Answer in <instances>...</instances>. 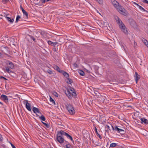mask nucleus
Returning <instances> with one entry per match:
<instances>
[{"label":"nucleus","mask_w":148,"mask_h":148,"mask_svg":"<svg viewBox=\"0 0 148 148\" xmlns=\"http://www.w3.org/2000/svg\"><path fill=\"white\" fill-rule=\"evenodd\" d=\"M114 18L116 21L117 23L119 24V27L121 31H122L125 34L127 35L128 33V31L126 27L121 19L116 16H114Z\"/></svg>","instance_id":"f257e3e1"},{"label":"nucleus","mask_w":148,"mask_h":148,"mask_svg":"<svg viewBox=\"0 0 148 148\" xmlns=\"http://www.w3.org/2000/svg\"><path fill=\"white\" fill-rule=\"evenodd\" d=\"M64 136L63 131L61 130L60 131H58L56 136L57 140L60 143H64L65 141L63 136Z\"/></svg>","instance_id":"f03ea898"},{"label":"nucleus","mask_w":148,"mask_h":148,"mask_svg":"<svg viewBox=\"0 0 148 148\" xmlns=\"http://www.w3.org/2000/svg\"><path fill=\"white\" fill-rule=\"evenodd\" d=\"M65 108L68 111L70 114L73 115L75 113V110L72 105L70 104H67L65 105Z\"/></svg>","instance_id":"7ed1b4c3"},{"label":"nucleus","mask_w":148,"mask_h":148,"mask_svg":"<svg viewBox=\"0 0 148 148\" xmlns=\"http://www.w3.org/2000/svg\"><path fill=\"white\" fill-rule=\"evenodd\" d=\"M65 93L70 99H72V97L75 98L77 97V94L75 91L70 92L69 90H68L66 92H65Z\"/></svg>","instance_id":"20e7f679"},{"label":"nucleus","mask_w":148,"mask_h":148,"mask_svg":"<svg viewBox=\"0 0 148 148\" xmlns=\"http://www.w3.org/2000/svg\"><path fill=\"white\" fill-rule=\"evenodd\" d=\"M111 125L112 127L113 130L117 131L118 133L122 132H124V130H123L119 128L116 125H115V126H113Z\"/></svg>","instance_id":"39448f33"},{"label":"nucleus","mask_w":148,"mask_h":148,"mask_svg":"<svg viewBox=\"0 0 148 148\" xmlns=\"http://www.w3.org/2000/svg\"><path fill=\"white\" fill-rule=\"evenodd\" d=\"M0 98L6 103H7L8 102V97L6 95L3 94L1 95Z\"/></svg>","instance_id":"423d86ee"},{"label":"nucleus","mask_w":148,"mask_h":148,"mask_svg":"<svg viewBox=\"0 0 148 148\" xmlns=\"http://www.w3.org/2000/svg\"><path fill=\"white\" fill-rule=\"evenodd\" d=\"M2 52L4 54H6V53L9 51V49L7 46H3L1 47V48Z\"/></svg>","instance_id":"0eeeda50"},{"label":"nucleus","mask_w":148,"mask_h":148,"mask_svg":"<svg viewBox=\"0 0 148 148\" xmlns=\"http://www.w3.org/2000/svg\"><path fill=\"white\" fill-rule=\"evenodd\" d=\"M28 101H25V107L29 111H31V104L28 103Z\"/></svg>","instance_id":"6e6552de"},{"label":"nucleus","mask_w":148,"mask_h":148,"mask_svg":"<svg viewBox=\"0 0 148 148\" xmlns=\"http://www.w3.org/2000/svg\"><path fill=\"white\" fill-rule=\"evenodd\" d=\"M63 133L64 136H66L68 138L70 139L73 143L74 142V140H73V138L71 136L64 131Z\"/></svg>","instance_id":"1a4fd4ad"},{"label":"nucleus","mask_w":148,"mask_h":148,"mask_svg":"<svg viewBox=\"0 0 148 148\" xmlns=\"http://www.w3.org/2000/svg\"><path fill=\"white\" fill-rule=\"evenodd\" d=\"M20 8L22 10L23 14L25 15V17L26 18H28V13L23 8L21 5H20Z\"/></svg>","instance_id":"9d476101"},{"label":"nucleus","mask_w":148,"mask_h":148,"mask_svg":"<svg viewBox=\"0 0 148 148\" xmlns=\"http://www.w3.org/2000/svg\"><path fill=\"white\" fill-rule=\"evenodd\" d=\"M119 12L122 15L125 16H127L128 14L127 11L125 9L121 10V11H119Z\"/></svg>","instance_id":"9b49d317"},{"label":"nucleus","mask_w":148,"mask_h":148,"mask_svg":"<svg viewBox=\"0 0 148 148\" xmlns=\"http://www.w3.org/2000/svg\"><path fill=\"white\" fill-rule=\"evenodd\" d=\"M111 1L114 6L116 8L120 4L119 3L115 0H111Z\"/></svg>","instance_id":"f8f14e48"},{"label":"nucleus","mask_w":148,"mask_h":148,"mask_svg":"<svg viewBox=\"0 0 148 148\" xmlns=\"http://www.w3.org/2000/svg\"><path fill=\"white\" fill-rule=\"evenodd\" d=\"M32 111L33 112L35 113H38L41 114V113L40 111L39 110V109L38 108L34 107L33 108V109H32Z\"/></svg>","instance_id":"ddd939ff"},{"label":"nucleus","mask_w":148,"mask_h":148,"mask_svg":"<svg viewBox=\"0 0 148 148\" xmlns=\"http://www.w3.org/2000/svg\"><path fill=\"white\" fill-rule=\"evenodd\" d=\"M47 43L49 45L52 46L54 47H55L58 44L57 42H53L50 40L48 41Z\"/></svg>","instance_id":"4468645a"},{"label":"nucleus","mask_w":148,"mask_h":148,"mask_svg":"<svg viewBox=\"0 0 148 148\" xmlns=\"http://www.w3.org/2000/svg\"><path fill=\"white\" fill-rule=\"evenodd\" d=\"M7 64L8 65L10 69H13L14 68V65L12 62L10 61L8 62Z\"/></svg>","instance_id":"2eb2a0df"},{"label":"nucleus","mask_w":148,"mask_h":148,"mask_svg":"<svg viewBox=\"0 0 148 148\" xmlns=\"http://www.w3.org/2000/svg\"><path fill=\"white\" fill-rule=\"evenodd\" d=\"M140 120L142 123H144L145 124H148V120L144 118H141Z\"/></svg>","instance_id":"dca6fc26"},{"label":"nucleus","mask_w":148,"mask_h":148,"mask_svg":"<svg viewBox=\"0 0 148 148\" xmlns=\"http://www.w3.org/2000/svg\"><path fill=\"white\" fill-rule=\"evenodd\" d=\"M6 18L8 20V21L10 22L11 23H13L14 19L13 18H11L8 16H6Z\"/></svg>","instance_id":"f3484780"},{"label":"nucleus","mask_w":148,"mask_h":148,"mask_svg":"<svg viewBox=\"0 0 148 148\" xmlns=\"http://www.w3.org/2000/svg\"><path fill=\"white\" fill-rule=\"evenodd\" d=\"M116 8L118 10V11L119 12L125 9L120 4H119L117 7V8Z\"/></svg>","instance_id":"a211bd4d"},{"label":"nucleus","mask_w":148,"mask_h":148,"mask_svg":"<svg viewBox=\"0 0 148 148\" xmlns=\"http://www.w3.org/2000/svg\"><path fill=\"white\" fill-rule=\"evenodd\" d=\"M6 71V72L9 73V74H10V73H13V74H15V73L11 71L10 69L9 68V67H6L5 69Z\"/></svg>","instance_id":"6ab92c4d"},{"label":"nucleus","mask_w":148,"mask_h":148,"mask_svg":"<svg viewBox=\"0 0 148 148\" xmlns=\"http://www.w3.org/2000/svg\"><path fill=\"white\" fill-rule=\"evenodd\" d=\"M94 130H95V132L96 133V134L97 135V136H98L100 139H101L102 138V137L98 133L97 131V129L96 127H95Z\"/></svg>","instance_id":"aec40b11"},{"label":"nucleus","mask_w":148,"mask_h":148,"mask_svg":"<svg viewBox=\"0 0 148 148\" xmlns=\"http://www.w3.org/2000/svg\"><path fill=\"white\" fill-rule=\"evenodd\" d=\"M135 75H136V78H135V81L136 82V83H137V82L140 79V76L136 72L135 73Z\"/></svg>","instance_id":"412c9836"},{"label":"nucleus","mask_w":148,"mask_h":148,"mask_svg":"<svg viewBox=\"0 0 148 148\" xmlns=\"http://www.w3.org/2000/svg\"><path fill=\"white\" fill-rule=\"evenodd\" d=\"M66 82L69 84H71L72 82V80L69 78H67L66 80Z\"/></svg>","instance_id":"4be33fe9"},{"label":"nucleus","mask_w":148,"mask_h":148,"mask_svg":"<svg viewBox=\"0 0 148 148\" xmlns=\"http://www.w3.org/2000/svg\"><path fill=\"white\" fill-rule=\"evenodd\" d=\"M105 129H106V130L107 132H108L109 131H110V127L108 125H106V126Z\"/></svg>","instance_id":"5701e85b"},{"label":"nucleus","mask_w":148,"mask_h":148,"mask_svg":"<svg viewBox=\"0 0 148 148\" xmlns=\"http://www.w3.org/2000/svg\"><path fill=\"white\" fill-rule=\"evenodd\" d=\"M138 7L140 10H143L144 12H148L146 10L144 9V8L143 7H142V6H140L139 5H138Z\"/></svg>","instance_id":"b1692460"},{"label":"nucleus","mask_w":148,"mask_h":148,"mask_svg":"<svg viewBox=\"0 0 148 148\" xmlns=\"http://www.w3.org/2000/svg\"><path fill=\"white\" fill-rule=\"evenodd\" d=\"M117 145V144L114 143H112L110 144L109 148L116 147Z\"/></svg>","instance_id":"393cba45"},{"label":"nucleus","mask_w":148,"mask_h":148,"mask_svg":"<svg viewBox=\"0 0 148 148\" xmlns=\"http://www.w3.org/2000/svg\"><path fill=\"white\" fill-rule=\"evenodd\" d=\"M50 101L51 102H52L54 105H56V103L54 99L52 98L51 97H50Z\"/></svg>","instance_id":"a878e982"},{"label":"nucleus","mask_w":148,"mask_h":148,"mask_svg":"<svg viewBox=\"0 0 148 148\" xmlns=\"http://www.w3.org/2000/svg\"><path fill=\"white\" fill-rule=\"evenodd\" d=\"M39 118L42 121H45L46 119L45 117L44 116L42 115H41V116H40Z\"/></svg>","instance_id":"bb28decb"},{"label":"nucleus","mask_w":148,"mask_h":148,"mask_svg":"<svg viewBox=\"0 0 148 148\" xmlns=\"http://www.w3.org/2000/svg\"><path fill=\"white\" fill-rule=\"evenodd\" d=\"M66 148H72V147L71 145L70 144L68 143V144H67L66 145Z\"/></svg>","instance_id":"cd10ccee"},{"label":"nucleus","mask_w":148,"mask_h":148,"mask_svg":"<svg viewBox=\"0 0 148 148\" xmlns=\"http://www.w3.org/2000/svg\"><path fill=\"white\" fill-rule=\"evenodd\" d=\"M42 124L43 125H45L47 128H49L50 127V126L48 124L46 123L43 122L42 121Z\"/></svg>","instance_id":"c85d7f7f"},{"label":"nucleus","mask_w":148,"mask_h":148,"mask_svg":"<svg viewBox=\"0 0 148 148\" xmlns=\"http://www.w3.org/2000/svg\"><path fill=\"white\" fill-rule=\"evenodd\" d=\"M21 18V16H20L19 15H18L16 16V21L15 22V23H17L18 22L19 19Z\"/></svg>","instance_id":"c756f323"},{"label":"nucleus","mask_w":148,"mask_h":148,"mask_svg":"<svg viewBox=\"0 0 148 148\" xmlns=\"http://www.w3.org/2000/svg\"><path fill=\"white\" fill-rule=\"evenodd\" d=\"M79 74L82 76H83L84 75L85 73L84 72L82 71H80L79 72Z\"/></svg>","instance_id":"7c9ffc66"},{"label":"nucleus","mask_w":148,"mask_h":148,"mask_svg":"<svg viewBox=\"0 0 148 148\" xmlns=\"http://www.w3.org/2000/svg\"><path fill=\"white\" fill-rule=\"evenodd\" d=\"M144 42L145 45L148 48V41L146 40H144Z\"/></svg>","instance_id":"2f4dec72"},{"label":"nucleus","mask_w":148,"mask_h":148,"mask_svg":"<svg viewBox=\"0 0 148 148\" xmlns=\"http://www.w3.org/2000/svg\"><path fill=\"white\" fill-rule=\"evenodd\" d=\"M51 0H40V1L42 3H44L45 2H48L49 1H51Z\"/></svg>","instance_id":"473e14b6"},{"label":"nucleus","mask_w":148,"mask_h":148,"mask_svg":"<svg viewBox=\"0 0 148 148\" xmlns=\"http://www.w3.org/2000/svg\"><path fill=\"white\" fill-rule=\"evenodd\" d=\"M96 1L100 4H101L103 3L102 0H96Z\"/></svg>","instance_id":"72a5a7b5"},{"label":"nucleus","mask_w":148,"mask_h":148,"mask_svg":"<svg viewBox=\"0 0 148 148\" xmlns=\"http://www.w3.org/2000/svg\"><path fill=\"white\" fill-rule=\"evenodd\" d=\"M53 95L56 97H58V93L56 92H53Z\"/></svg>","instance_id":"f704fd0d"},{"label":"nucleus","mask_w":148,"mask_h":148,"mask_svg":"<svg viewBox=\"0 0 148 148\" xmlns=\"http://www.w3.org/2000/svg\"><path fill=\"white\" fill-rule=\"evenodd\" d=\"M47 72L49 74H52L53 73V72L50 69H48L47 71Z\"/></svg>","instance_id":"c9c22d12"},{"label":"nucleus","mask_w":148,"mask_h":148,"mask_svg":"<svg viewBox=\"0 0 148 148\" xmlns=\"http://www.w3.org/2000/svg\"><path fill=\"white\" fill-rule=\"evenodd\" d=\"M30 38L33 40L35 42L36 39L35 38H34L33 36H29Z\"/></svg>","instance_id":"e433bc0d"},{"label":"nucleus","mask_w":148,"mask_h":148,"mask_svg":"<svg viewBox=\"0 0 148 148\" xmlns=\"http://www.w3.org/2000/svg\"><path fill=\"white\" fill-rule=\"evenodd\" d=\"M66 72H65L64 71L62 70V71H61V73L64 76L65 75L66 73Z\"/></svg>","instance_id":"4c0bfd02"},{"label":"nucleus","mask_w":148,"mask_h":148,"mask_svg":"<svg viewBox=\"0 0 148 148\" xmlns=\"http://www.w3.org/2000/svg\"><path fill=\"white\" fill-rule=\"evenodd\" d=\"M142 1L144 3L148 4V1L147 0H142Z\"/></svg>","instance_id":"58836bf2"},{"label":"nucleus","mask_w":148,"mask_h":148,"mask_svg":"<svg viewBox=\"0 0 148 148\" xmlns=\"http://www.w3.org/2000/svg\"><path fill=\"white\" fill-rule=\"evenodd\" d=\"M59 68V67L57 65H55V66H54V69L56 70H57V69H58Z\"/></svg>","instance_id":"ea45409f"},{"label":"nucleus","mask_w":148,"mask_h":148,"mask_svg":"<svg viewBox=\"0 0 148 148\" xmlns=\"http://www.w3.org/2000/svg\"><path fill=\"white\" fill-rule=\"evenodd\" d=\"M0 79H4L5 80H8V79H7L6 78L3 77V76H0Z\"/></svg>","instance_id":"a19ab883"},{"label":"nucleus","mask_w":148,"mask_h":148,"mask_svg":"<svg viewBox=\"0 0 148 148\" xmlns=\"http://www.w3.org/2000/svg\"><path fill=\"white\" fill-rule=\"evenodd\" d=\"M64 76L66 78H68V77H69V75L68 73H66L65 75Z\"/></svg>","instance_id":"79ce46f5"},{"label":"nucleus","mask_w":148,"mask_h":148,"mask_svg":"<svg viewBox=\"0 0 148 148\" xmlns=\"http://www.w3.org/2000/svg\"><path fill=\"white\" fill-rule=\"evenodd\" d=\"M70 90L71 92H74L75 91L74 88H71Z\"/></svg>","instance_id":"37998d69"},{"label":"nucleus","mask_w":148,"mask_h":148,"mask_svg":"<svg viewBox=\"0 0 148 148\" xmlns=\"http://www.w3.org/2000/svg\"><path fill=\"white\" fill-rule=\"evenodd\" d=\"M63 70H61L59 68H58V69H57L56 71H57L59 73H61V71H62Z\"/></svg>","instance_id":"c03bdc74"},{"label":"nucleus","mask_w":148,"mask_h":148,"mask_svg":"<svg viewBox=\"0 0 148 148\" xmlns=\"http://www.w3.org/2000/svg\"><path fill=\"white\" fill-rule=\"evenodd\" d=\"M3 1L4 3H6L8 2L9 0H3Z\"/></svg>","instance_id":"a18cd8bd"},{"label":"nucleus","mask_w":148,"mask_h":148,"mask_svg":"<svg viewBox=\"0 0 148 148\" xmlns=\"http://www.w3.org/2000/svg\"><path fill=\"white\" fill-rule=\"evenodd\" d=\"M3 139V137L2 136V135L0 134V141H2Z\"/></svg>","instance_id":"49530a36"},{"label":"nucleus","mask_w":148,"mask_h":148,"mask_svg":"<svg viewBox=\"0 0 148 148\" xmlns=\"http://www.w3.org/2000/svg\"><path fill=\"white\" fill-rule=\"evenodd\" d=\"M52 50L54 52H56L57 51L56 49L55 48H53L52 49Z\"/></svg>","instance_id":"de8ad7c7"},{"label":"nucleus","mask_w":148,"mask_h":148,"mask_svg":"<svg viewBox=\"0 0 148 148\" xmlns=\"http://www.w3.org/2000/svg\"><path fill=\"white\" fill-rule=\"evenodd\" d=\"M11 146L13 148H16V147L12 144L11 143Z\"/></svg>","instance_id":"09e8293b"},{"label":"nucleus","mask_w":148,"mask_h":148,"mask_svg":"<svg viewBox=\"0 0 148 148\" xmlns=\"http://www.w3.org/2000/svg\"><path fill=\"white\" fill-rule=\"evenodd\" d=\"M73 66L74 67H77V65L76 63H74L73 64Z\"/></svg>","instance_id":"8fccbe9b"},{"label":"nucleus","mask_w":148,"mask_h":148,"mask_svg":"<svg viewBox=\"0 0 148 148\" xmlns=\"http://www.w3.org/2000/svg\"><path fill=\"white\" fill-rule=\"evenodd\" d=\"M133 3L134 4L136 5L137 6V7H138V5H139L137 4L136 3V2H133Z\"/></svg>","instance_id":"3c124183"},{"label":"nucleus","mask_w":148,"mask_h":148,"mask_svg":"<svg viewBox=\"0 0 148 148\" xmlns=\"http://www.w3.org/2000/svg\"><path fill=\"white\" fill-rule=\"evenodd\" d=\"M10 74L12 76H14V75H15V74H13V73H10Z\"/></svg>","instance_id":"603ef678"},{"label":"nucleus","mask_w":148,"mask_h":148,"mask_svg":"<svg viewBox=\"0 0 148 148\" xmlns=\"http://www.w3.org/2000/svg\"><path fill=\"white\" fill-rule=\"evenodd\" d=\"M0 104H1L2 106H3V103L0 101Z\"/></svg>","instance_id":"864d4df0"},{"label":"nucleus","mask_w":148,"mask_h":148,"mask_svg":"<svg viewBox=\"0 0 148 148\" xmlns=\"http://www.w3.org/2000/svg\"><path fill=\"white\" fill-rule=\"evenodd\" d=\"M66 143L67 144H68V143H69L68 142L66 141H65Z\"/></svg>","instance_id":"5fc2aeb1"},{"label":"nucleus","mask_w":148,"mask_h":148,"mask_svg":"<svg viewBox=\"0 0 148 148\" xmlns=\"http://www.w3.org/2000/svg\"><path fill=\"white\" fill-rule=\"evenodd\" d=\"M87 71V72H88V73H90V71Z\"/></svg>","instance_id":"6e6d98bb"},{"label":"nucleus","mask_w":148,"mask_h":148,"mask_svg":"<svg viewBox=\"0 0 148 148\" xmlns=\"http://www.w3.org/2000/svg\"><path fill=\"white\" fill-rule=\"evenodd\" d=\"M1 53H0V56H1Z\"/></svg>","instance_id":"4d7b16f0"}]
</instances>
